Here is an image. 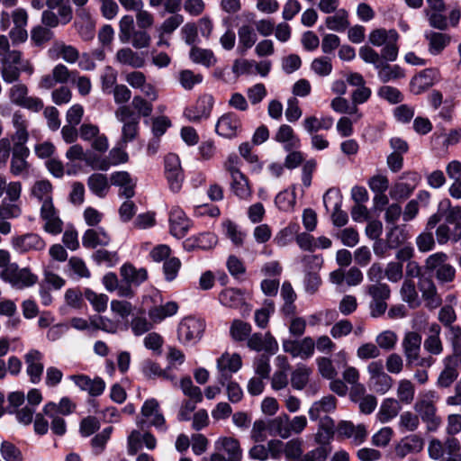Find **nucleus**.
Segmentation results:
<instances>
[{"mask_svg":"<svg viewBox=\"0 0 461 461\" xmlns=\"http://www.w3.org/2000/svg\"><path fill=\"white\" fill-rule=\"evenodd\" d=\"M0 74L5 83L11 84L16 82L21 75V71L32 73L33 68L29 61H26L22 68L18 65L22 63V52L17 50H10V41L6 35L0 34Z\"/></svg>","mask_w":461,"mask_h":461,"instance_id":"obj_1","label":"nucleus"},{"mask_svg":"<svg viewBox=\"0 0 461 461\" xmlns=\"http://www.w3.org/2000/svg\"><path fill=\"white\" fill-rule=\"evenodd\" d=\"M424 267L439 285L450 284L456 279V269L448 262V256L444 252L429 255L425 260Z\"/></svg>","mask_w":461,"mask_h":461,"instance_id":"obj_2","label":"nucleus"},{"mask_svg":"<svg viewBox=\"0 0 461 461\" xmlns=\"http://www.w3.org/2000/svg\"><path fill=\"white\" fill-rule=\"evenodd\" d=\"M437 395L434 392L423 394L414 404V410L421 420L427 423L429 430H435L439 426L441 420L437 416Z\"/></svg>","mask_w":461,"mask_h":461,"instance_id":"obj_3","label":"nucleus"},{"mask_svg":"<svg viewBox=\"0 0 461 461\" xmlns=\"http://www.w3.org/2000/svg\"><path fill=\"white\" fill-rule=\"evenodd\" d=\"M1 278L18 290L31 287L38 281V276L29 268H20L16 263H13L6 269H3Z\"/></svg>","mask_w":461,"mask_h":461,"instance_id":"obj_4","label":"nucleus"},{"mask_svg":"<svg viewBox=\"0 0 461 461\" xmlns=\"http://www.w3.org/2000/svg\"><path fill=\"white\" fill-rule=\"evenodd\" d=\"M366 294L371 297L369 304L370 314L374 318L382 316L386 309V301L390 298L391 290L387 284L377 282L366 285Z\"/></svg>","mask_w":461,"mask_h":461,"instance_id":"obj_5","label":"nucleus"},{"mask_svg":"<svg viewBox=\"0 0 461 461\" xmlns=\"http://www.w3.org/2000/svg\"><path fill=\"white\" fill-rule=\"evenodd\" d=\"M214 105L212 95L203 94L198 97L195 103L185 109L184 115L191 122L199 123L210 118Z\"/></svg>","mask_w":461,"mask_h":461,"instance_id":"obj_6","label":"nucleus"},{"mask_svg":"<svg viewBox=\"0 0 461 461\" xmlns=\"http://www.w3.org/2000/svg\"><path fill=\"white\" fill-rule=\"evenodd\" d=\"M29 155L30 150L26 146L14 145L10 161V173L14 176L29 177L32 167L27 160Z\"/></svg>","mask_w":461,"mask_h":461,"instance_id":"obj_7","label":"nucleus"},{"mask_svg":"<svg viewBox=\"0 0 461 461\" xmlns=\"http://www.w3.org/2000/svg\"><path fill=\"white\" fill-rule=\"evenodd\" d=\"M242 366V361L238 354L230 355L224 353L217 359V380L221 385H225L232 375L238 372Z\"/></svg>","mask_w":461,"mask_h":461,"instance_id":"obj_8","label":"nucleus"},{"mask_svg":"<svg viewBox=\"0 0 461 461\" xmlns=\"http://www.w3.org/2000/svg\"><path fill=\"white\" fill-rule=\"evenodd\" d=\"M40 218L43 221L42 229L45 232L51 235H59L62 232L64 222L54 203L46 206L41 205Z\"/></svg>","mask_w":461,"mask_h":461,"instance_id":"obj_9","label":"nucleus"},{"mask_svg":"<svg viewBox=\"0 0 461 461\" xmlns=\"http://www.w3.org/2000/svg\"><path fill=\"white\" fill-rule=\"evenodd\" d=\"M11 244L19 253H26L32 250H42L46 247L44 240L37 233L29 232L12 238Z\"/></svg>","mask_w":461,"mask_h":461,"instance_id":"obj_10","label":"nucleus"},{"mask_svg":"<svg viewBox=\"0 0 461 461\" xmlns=\"http://www.w3.org/2000/svg\"><path fill=\"white\" fill-rule=\"evenodd\" d=\"M241 121L236 113H226L218 119L215 125V131L223 138L231 139L238 136L241 131Z\"/></svg>","mask_w":461,"mask_h":461,"instance_id":"obj_11","label":"nucleus"},{"mask_svg":"<svg viewBox=\"0 0 461 461\" xmlns=\"http://www.w3.org/2000/svg\"><path fill=\"white\" fill-rule=\"evenodd\" d=\"M204 330V323L193 317L185 318L179 324L178 339L183 342H191L201 338Z\"/></svg>","mask_w":461,"mask_h":461,"instance_id":"obj_12","label":"nucleus"},{"mask_svg":"<svg viewBox=\"0 0 461 461\" xmlns=\"http://www.w3.org/2000/svg\"><path fill=\"white\" fill-rule=\"evenodd\" d=\"M421 340V335L416 331H407L404 334L402 347L408 366H413L419 360Z\"/></svg>","mask_w":461,"mask_h":461,"instance_id":"obj_13","label":"nucleus"},{"mask_svg":"<svg viewBox=\"0 0 461 461\" xmlns=\"http://www.w3.org/2000/svg\"><path fill=\"white\" fill-rule=\"evenodd\" d=\"M43 354L38 349H30L24 355V362L26 364V374L31 383L39 384L44 370L42 363Z\"/></svg>","mask_w":461,"mask_h":461,"instance_id":"obj_14","label":"nucleus"},{"mask_svg":"<svg viewBox=\"0 0 461 461\" xmlns=\"http://www.w3.org/2000/svg\"><path fill=\"white\" fill-rule=\"evenodd\" d=\"M439 79L437 68H426L415 75L410 83V89L414 95H420L431 87Z\"/></svg>","mask_w":461,"mask_h":461,"instance_id":"obj_15","label":"nucleus"},{"mask_svg":"<svg viewBox=\"0 0 461 461\" xmlns=\"http://www.w3.org/2000/svg\"><path fill=\"white\" fill-rule=\"evenodd\" d=\"M336 433L338 437L351 438L356 445L362 444L367 437V431L364 424L356 426L348 420L339 421L336 427Z\"/></svg>","mask_w":461,"mask_h":461,"instance_id":"obj_16","label":"nucleus"},{"mask_svg":"<svg viewBox=\"0 0 461 461\" xmlns=\"http://www.w3.org/2000/svg\"><path fill=\"white\" fill-rule=\"evenodd\" d=\"M443 369L439 373L437 385L440 388H448L458 377V363L456 356H447L443 359Z\"/></svg>","mask_w":461,"mask_h":461,"instance_id":"obj_17","label":"nucleus"},{"mask_svg":"<svg viewBox=\"0 0 461 461\" xmlns=\"http://www.w3.org/2000/svg\"><path fill=\"white\" fill-rule=\"evenodd\" d=\"M169 224H170V233L176 238L181 239L186 235L190 226L191 221L186 217L184 211L176 206L173 207L169 213Z\"/></svg>","mask_w":461,"mask_h":461,"instance_id":"obj_18","label":"nucleus"},{"mask_svg":"<svg viewBox=\"0 0 461 461\" xmlns=\"http://www.w3.org/2000/svg\"><path fill=\"white\" fill-rule=\"evenodd\" d=\"M217 453L223 452L227 455L225 461H241L242 448L238 439L232 437H221L215 441Z\"/></svg>","mask_w":461,"mask_h":461,"instance_id":"obj_19","label":"nucleus"},{"mask_svg":"<svg viewBox=\"0 0 461 461\" xmlns=\"http://www.w3.org/2000/svg\"><path fill=\"white\" fill-rule=\"evenodd\" d=\"M166 175L169 187L173 192H178L182 186L183 173L179 159L176 155H168L166 158Z\"/></svg>","mask_w":461,"mask_h":461,"instance_id":"obj_20","label":"nucleus"},{"mask_svg":"<svg viewBox=\"0 0 461 461\" xmlns=\"http://www.w3.org/2000/svg\"><path fill=\"white\" fill-rule=\"evenodd\" d=\"M248 347L255 351H266L275 354L278 349V344L270 332L266 334L254 333L248 339Z\"/></svg>","mask_w":461,"mask_h":461,"instance_id":"obj_21","label":"nucleus"},{"mask_svg":"<svg viewBox=\"0 0 461 461\" xmlns=\"http://www.w3.org/2000/svg\"><path fill=\"white\" fill-rule=\"evenodd\" d=\"M23 185L19 181H7L4 175H0V198L5 194L3 202L7 204H19L22 195Z\"/></svg>","mask_w":461,"mask_h":461,"instance_id":"obj_22","label":"nucleus"},{"mask_svg":"<svg viewBox=\"0 0 461 461\" xmlns=\"http://www.w3.org/2000/svg\"><path fill=\"white\" fill-rule=\"evenodd\" d=\"M70 379L82 391L87 392L91 396H98L103 393L105 388V383L100 377L91 379L85 375H74Z\"/></svg>","mask_w":461,"mask_h":461,"instance_id":"obj_23","label":"nucleus"},{"mask_svg":"<svg viewBox=\"0 0 461 461\" xmlns=\"http://www.w3.org/2000/svg\"><path fill=\"white\" fill-rule=\"evenodd\" d=\"M424 447V439L416 434H411L396 445L395 453L400 458H403L410 454L420 453Z\"/></svg>","mask_w":461,"mask_h":461,"instance_id":"obj_24","label":"nucleus"},{"mask_svg":"<svg viewBox=\"0 0 461 461\" xmlns=\"http://www.w3.org/2000/svg\"><path fill=\"white\" fill-rule=\"evenodd\" d=\"M258 35L255 28L250 24H242L238 29V54L243 56L257 42Z\"/></svg>","mask_w":461,"mask_h":461,"instance_id":"obj_25","label":"nucleus"},{"mask_svg":"<svg viewBox=\"0 0 461 461\" xmlns=\"http://www.w3.org/2000/svg\"><path fill=\"white\" fill-rule=\"evenodd\" d=\"M110 242L111 238L104 228L88 229L82 236V244L86 249L106 247Z\"/></svg>","mask_w":461,"mask_h":461,"instance_id":"obj_26","label":"nucleus"},{"mask_svg":"<svg viewBox=\"0 0 461 461\" xmlns=\"http://www.w3.org/2000/svg\"><path fill=\"white\" fill-rule=\"evenodd\" d=\"M30 195L41 203V205L52 204L53 186L49 180H38L30 188Z\"/></svg>","mask_w":461,"mask_h":461,"instance_id":"obj_27","label":"nucleus"},{"mask_svg":"<svg viewBox=\"0 0 461 461\" xmlns=\"http://www.w3.org/2000/svg\"><path fill=\"white\" fill-rule=\"evenodd\" d=\"M419 289L426 306L429 309H435L441 304V297L434 282L429 278H422L419 283Z\"/></svg>","mask_w":461,"mask_h":461,"instance_id":"obj_28","label":"nucleus"},{"mask_svg":"<svg viewBox=\"0 0 461 461\" xmlns=\"http://www.w3.org/2000/svg\"><path fill=\"white\" fill-rule=\"evenodd\" d=\"M111 183L121 187L120 195L130 199L135 194L136 180H134L127 171L114 172L111 176Z\"/></svg>","mask_w":461,"mask_h":461,"instance_id":"obj_29","label":"nucleus"},{"mask_svg":"<svg viewBox=\"0 0 461 461\" xmlns=\"http://www.w3.org/2000/svg\"><path fill=\"white\" fill-rule=\"evenodd\" d=\"M424 37L428 41V50L433 56L439 55L451 41L449 35L432 31L426 32Z\"/></svg>","mask_w":461,"mask_h":461,"instance_id":"obj_30","label":"nucleus"},{"mask_svg":"<svg viewBox=\"0 0 461 461\" xmlns=\"http://www.w3.org/2000/svg\"><path fill=\"white\" fill-rule=\"evenodd\" d=\"M441 328L437 322L429 326V335L425 339L423 346L426 351L432 355H439L443 352V343L440 339Z\"/></svg>","mask_w":461,"mask_h":461,"instance_id":"obj_31","label":"nucleus"},{"mask_svg":"<svg viewBox=\"0 0 461 461\" xmlns=\"http://www.w3.org/2000/svg\"><path fill=\"white\" fill-rule=\"evenodd\" d=\"M12 122L15 128V132L12 137L14 141V145L25 146V143L29 139V133L27 131L28 121L20 111H17L13 114Z\"/></svg>","mask_w":461,"mask_h":461,"instance_id":"obj_32","label":"nucleus"},{"mask_svg":"<svg viewBox=\"0 0 461 461\" xmlns=\"http://www.w3.org/2000/svg\"><path fill=\"white\" fill-rule=\"evenodd\" d=\"M120 274L125 283L134 286H139L148 278V273L145 268L137 269L131 264L122 265Z\"/></svg>","mask_w":461,"mask_h":461,"instance_id":"obj_33","label":"nucleus"},{"mask_svg":"<svg viewBox=\"0 0 461 461\" xmlns=\"http://www.w3.org/2000/svg\"><path fill=\"white\" fill-rule=\"evenodd\" d=\"M169 368L170 367H167V369H161L158 364L150 360H147L142 365V373L149 379L162 377L170 381L173 385L176 386L177 384L176 375L169 373Z\"/></svg>","mask_w":461,"mask_h":461,"instance_id":"obj_34","label":"nucleus"},{"mask_svg":"<svg viewBox=\"0 0 461 461\" xmlns=\"http://www.w3.org/2000/svg\"><path fill=\"white\" fill-rule=\"evenodd\" d=\"M377 76L381 82L387 83L405 77L404 70L398 65H390L384 60L377 67Z\"/></svg>","mask_w":461,"mask_h":461,"instance_id":"obj_35","label":"nucleus"},{"mask_svg":"<svg viewBox=\"0 0 461 461\" xmlns=\"http://www.w3.org/2000/svg\"><path fill=\"white\" fill-rule=\"evenodd\" d=\"M87 185L90 191L98 197H104L110 189L109 179L106 175L102 173H94L89 176Z\"/></svg>","mask_w":461,"mask_h":461,"instance_id":"obj_36","label":"nucleus"},{"mask_svg":"<svg viewBox=\"0 0 461 461\" xmlns=\"http://www.w3.org/2000/svg\"><path fill=\"white\" fill-rule=\"evenodd\" d=\"M230 190L240 199L247 200L252 194L249 179L243 173L230 176Z\"/></svg>","mask_w":461,"mask_h":461,"instance_id":"obj_37","label":"nucleus"},{"mask_svg":"<svg viewBox=\"0 0 461 461\" xmlns=\"http://www.w3.org/2000/svg\"><path fill=\"white\" fill-rule=\"evenodd\" d=\"M267 430L272 436H279L282 438L290 437L289 416L281 414L267 422Z\"/></svg>","mask_w":461,"mask_h":461,"instance_id":"obj_38","label":"nucleus"},{"mask_svg":"<svg viewBox=\"0 0 461 461\" xmlns=\"http://www.w3.org/2000/svg\"><path fill=\"white\" fill-rule=\"evenodd\" d=\"M337 399L333 395L322 397L320 401L313 402L309 409V416L311 420H316L319 419L321 412H330L336 409Z\"/></svg>","mask_w":461,"mask_h":461,"instance_id":"obj_39","label":"nucleus"},{"mask_svg":"<svg viewBox=\"0 0 461 461\" xmlns=\"http://www.w3.org/2000/svg\"><path fill=\"white\" fill-rule=\"evenodd\" d=\"M312 373V368L306 365H297L295 369L291 373L292 387L295 390L304 389L310 382Z\"/></svg>","mask_w":461,"mask_h":461,"instance_id":"obj_40","label":"nucleus"},{"mask_svg":"<svg viewBox=\"0 0 461 461\" xmlns=\"http://www.w3.org/2000/svg\"><path fill=\"white\" fill-rule=\"evenodd\" d=\"M189 58L194 63L201 64L206 68H211L217 62V59L215 58L212 50L197 46H193L191 48Z\"/></svg>","mask_w":461,"mask_h":461,"instance_id":"obj_41","label":"nucleus"},{"mask_svg":"<svg viewBox=\"0 0 461 461\" xmlns=\"http://www.w3.org/2000/svg\"><path fill=\"white\" fill-rule=\"evenodd\" d=\"M333 125V119L330 116L317 118L314 115L307 116L303 122L304 130L309 133H316L320 130H330Z\"/></svg>","mask_w":461,"mask_h":461,"instance_id":"obj_42","label":"nucleus"},{"mask_svg":"<svg viewBox=\"0 0 461 461\" xmlns=\"http://www.w3.org/2000/svg\"><path fill=\"white\" fill-rule=\"evenodd\" d=\"M400 402L393 398H387L383 401L377 413L378 420L386 423L395 418L401 411Z\"/></svg>","mask_w":461,"mask_h":461,"instance_id":"obj_43","label":"nucleus"},{"mask_svg":"<svg viewBox=\"0 0 461 461\" xmlns=\"http://www.w3.org/2000/svg\"><path fill=\"white\" fill-rule=\"evenodd\" d=\"M115 59L122 65H128L134 68H142L145 63L144 59L130 48L120 49L116 52Z\"/></svg>","mask_w":461,"mask_h":461,"instance_id":"obj_44","label":"nucleus"},{"mask_svg":"<svg viewBox=\"0 0 461 461\" xmlns=\"http://www.w3.org/2000/svg\"><path fill=\"white\" fill-rule=\"evenodd\" d=\"M335 433V422L329 417L324 416L320 420L319 429L315 435V440L321 445L327 444Z\"/></svg>","mask_w":461,"mask_h":461,"instance_id":"obj_45","label":"nucleus"},{"mask_svg":"<svg viewBox=\"0 0 461 461\" xmlns=\"http://www.w3.org/2000/svg\"><path fill=\"white\" fill-rule=\"evenodd\" d=\"M43 413L51 419V429L53 433L62 436L66 432V422L63 418L57 415V404L48 402L43 407Z\"/></svg>","mask_w":461,"mask_h":461,"instance_id":"obj_46","label":"nucleus"},{"mask_svg":"<svg viewBox=\"0 0 461 461\" xmlns=\"http://www.w3.org/2000/svg\"><path fill=\"white\" fill-rule=\"evenodd\" d=\"M275 140L278 142L284 143L286 149L297 148L300 145V140L294 135V130L287 124H282L276 135Z\"/></svg>","mask_w":461,"mask_h":461,"instance_id":"obj_47","label":"nucleus"},{"mask_svg":"<svg viewBox=\"0 0 461 461\" xmlns=\"http://www.w3.org/2000/svg\"><path fill=\"white\" fill-rule=\"evenodd\" d=\"M50 54L60 55L68 63H75L79 59L78 50L71 45H66L64 42L56 41L52 48L50 49Z\"/></svg>","mask_w":461,"mask_h":461,"instance_id":"obj_48","label":"nucleus"},{"mask_svg":"<svg viewBox=\"0 0 461 461\" xmlns=\"http://www.w3.org/2000/svg\"><path fill=\"white\" fill-rule=\"evenodd\" d=\"M328 29L335 32H343L349 26L348 13L345 9H339L334 15L325 19Z\"/></svg>","mask_w":461,"mask_h":461,"instance_id":"obj_49","label":"nucleus"},{"mask_svg":"<svg viewBox=\"0 0 461 461\" xmlns=\"http://www.w3.org/2000/svg\"><path fill=\"white\" fill-rule=\"evenodd\" d=\"M400 294L403 302L410 307L416 308L420 304L418 292L414 282L411 279H405L402 285Z\"/></svg>","mask_w":461,"mask_h":461,"instance_id":"obj_50","label":"nucleus"},{"mask_svg":"<svg viewBox=\"0 0 461 461\" xmlns=\"http://www.w3.org/2000/svg\"><path fill=\"white\" fill-rule=\"evenodd\" d=\"M178 305L175 302H168L164 305L156 306L149 311V316L152 321L158 323L167 317L173 316L176 313Z\"/></svg>","mask_w":461,"mask_h":461,"instance_id":"obj_51","label":"nucleus"},{"mask_svg":"<svg viewBox=\"0 0 461 461\" xmlns=\"http://www.w3.org/2000/svg\"><path fill=\"white\" fill-rule=\"evenodd\" d=\"M398 39L399 34L394 29L386 31L382 28L372 31L368 37L369 42L376 47L385 44L389 40L398 41Z\"/></svg>","mask_w":461,"mask_h":461,"instance_id":"obj_52","label":"nucleus"},{"mask_svg":"<svg viewBox=\"0 0 461 461\" xmlns=\"http://www.w3.org/2000/svg\"><path fill=\"white\" fill-rule=\"evenodd\" d=\"M398 402L403 404H411L415 395V386L411 380L402 379L398 382L396 392Z\"/></svg>","mask_w":461,"mask_h":461,"instance_id":"obj_53","label":"nucleus"},{"mask_svg":"<svg viewBox=\"0 0 461 461\" xmlns=\"http://www.w3.org/2000/svg\"><path fill=\"white\" fill-rule=\"evenodd\" d=\"M219 300L221 304L235 308L243 303L244 297L240 290L227 288L219 294Z\"/></svg>","mask_w":461,"mask_h":461,"instance_id":"obj_54","label":"nucleus"},{"mask_svg":"<svg viewBox=\"0 0 461 461\" xmlns=\"http://www.w3.org/2000/svg\"><path fill=\"white\" fill-rule=\"evenodd\" d=\"M217 243V238L212 233L200 234L194 241L188 240L185 241L184 246L188 249L198 248L201 249H210Z\"/></svg>","mask_w":461,"mask_h":461,"instance_id":"obj_55","label":"nucleus"},{"mask_svg":"<svg viewBox=\"0 0 461 461\" xmlns=\"http://www.w3.org/2000/svg\"><path fill=\"white\" fill-rule=\"evenodd\" d=\"M84 296L90 303L95 312H104L107 309L108 296L106 294H97L93 290L86 288L84 291Z\"/></svg>","mask_w":461,"mask_h":461,"instance_id":"obj_56","label":"nucleus"},{"mask_svg":"<svg viewBox=\"0 0 461 461\" xmlns=\"http://www.w3.org/2000/svg\"><path fill=\"white\" fill-rule=\"evenodd\" d=\"M136 31L131 15H123L119 21V40L122 43H129V39Z\"/></svg>","mask_w":461,"mask_h":461,"instance_id":"obj_57","label":"nucleus"},{"mask_svg":"<svg viewBox=\"0 0 461 461\" xmlns=\"http://www.w3.org/2000/svg\"><path fill=\"white\" fill-rule=\"evenodd\" d=\"M180 388L183 393L189 398V400L194 401L195 402H201L203 401V393L198 386L194 385L191 378L185 376L180 381Z\"/></svg>","mask_w":461,"mask_h":461,"instance_id":"obj_58","label":"nucleus"},{"mask_svg":"<svg viewBox=\"0 0 461 461\" xmlns=\"http://www.w3.org/2000/svg\"><path fill=\"white\" fill-rule=\"evenodd\" d=\"M178 81L184 89L192 90L194 86L202 83L203 76L190 69H184L179 72Z\"/></svg>","mask_w":461,"mask_h":461,"instance_id":"obj_59","label":"nucleus"},{"mask_svg":"<svg viewBox=\"0 0 461 461\" xmlns=\"http://www.w3.org/2000/svg\"><path fill=\"white\" fill-rule=\"evenodd\" d=\"M140 119L131 120V122H124L122 127L121 144L127 145V143L134 140L139 133Z\"/></svg>","mask_w":461,"mask_h":461,"instance_id":"obj_60","label":"nucleus"},{"mask_svg":"<svg viewBox=\"0 0 461 461\" xmlns=\"http://www.w3.org/2000/svg\"><path fill=\"white\" fill-rule=\"evenodd\" d=\"M397 341V334L390 330H386L380 332L375 338V342L379 348L386 351L393 349L396 346Z\"/></svg>","mask_w":461,"mask_h":461,"instance_id":"obj_61","label":"nucleus"},{"mask_svg":"<svg viewBox=\"0 0 461 461\" xmlns=\"http://www.w3.org/2000/svg\"><path fill=\"white\" fill-rule=\"evenodd\" d=\"M408 240L405 230L398 225L390 229L387 233L386 241L390 249H396Z\"/></svg>","mask_w":461,"mask_h":461,"instance_id":"obj_62","label":"nucleus"},{"mask_svg":"<svg viewBox=\"0 0 461 461\" xmlns=\"http://www.w3.org/2000/svg\"><path fill=\"white\" fill-rule=\"evenodd\" d=\"M399 428L403 431H415L420 426L419 416L411 411H404L400 415Z\"/></svg>","mask_w":461,"mask_h":461,"instance_id":"obj_63","label":"nucleus"},{"mask_svg":"<svg viewBox=\"0 0 461 461\" xmlns=\"http://www.w3.org/2000/svg\"><path fill=\"white\" fill-rule=\"evenodd\" d=\"M92 258L96 264H105L108 267H113L120 260L117 252L106 249H98L95 251Z\"/></svg>","mask_w":461,"mask_h":461,"instance_id":"obj_64","label":"nucleus"}]
</instances>
